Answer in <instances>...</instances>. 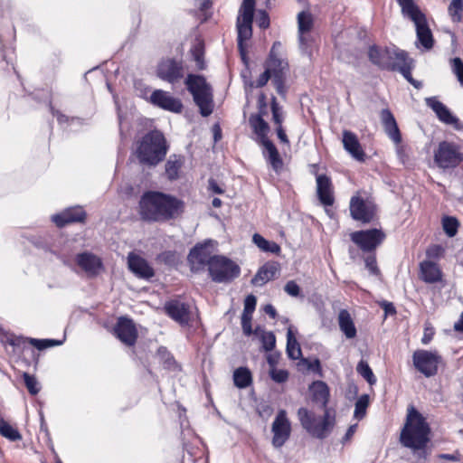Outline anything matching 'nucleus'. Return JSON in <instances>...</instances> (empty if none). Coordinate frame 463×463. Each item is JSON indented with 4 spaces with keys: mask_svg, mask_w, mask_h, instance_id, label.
<instances>
[{
    "mask_svg": "<svg viewBox=\"0 0 463 463\" xmlns=\"http://www.w3.org/2000/svg\"><path fill=\"white\" fill-rule=\"evenodd\" d=\"M184 212L182 200L162 192H145L138 203L139 216L147 222H165L178 218Z\"/></svg>",
    "mask_w": 463,
    "mask_h": 463,
    "instance_id": "nucleus-1",
    "label": "nucleus"
},
{
    "mask_svg": "<svg viewBox=\"0 0 463 463\" xmlns=\"http://www.w3.org/2000/svg\"><path fill=\"white\" fill-rule=\"evenodd\" d=\"M430 428L426 419L413 407L408 408L406 423L401 431V443L414 451L425 454V448L430 441Z\"/></svg>",
    "mask_w": 463,
    "mask_h": 463,
    "instance_id": "nucleus-2",
    "label": "nucleus"
},
{
    "mask_svg": "<svg viewBox=\"0 0 463 463\" xmlns=\"http://www.w3.org/2000/svg\"><path fill=\"white\" fill-rule=\"evenodd\" d=\"M167 152L166 141L159 131L145 135L137 148V157L141 165L156 166L164 160Z\"/></svg>",
    "mask_w": 463,
    "mask_h": 463,
    "instance_id": "nucleus-3",
    "label": "nucleus"
},
{
    "mask_svg": "<svg viewBox=\"0 0 463 463\" xmlns=\"http://www.w3.org/2000/svg\"><path fill=\"white\" fill-rule=\"evenodd\" d=\"M184 84L187 90L193 95L194 103L199 107L200 113L207 117L213 110V95L211 85L202 75L188 74Z\"/></svg>",
    "mask_w": 463,
    "mask_h": 463,
    "instance_id": "nucleus-4",
    "label": "nucleus"
},
{
    "mask_svg": "<svg viewBox=\"0 0 463 463\" xmlns=\"http://www.w3.org/2000/svg\"><path fill=\"white\" fill-rule=\"evenodd\" d=\"M402 7L403 15L409 17L415 24L417 39L420 44L427 50L433 47V37L429 28L425 15L413 0H396Z\"/></svg>",
    "mask_w": 463,
    "mask_h": 463,
    "instance_id": "nucleus-5",
    "label": "nucleus"
},
{
    "mask_svg": "<svg viewBox=\"0 0 463 463\" xmlns=\"http://www.w3.org/2000/svg\"><path fill=\"white\" fill-rule=\"evenodd\" d=\"M249 123L260 143L268 153L269 161L274 170L278 171L282 167V160L274 144L268 138L269 131V124L263 119L262 114L250 115Z\"/></svg>",
    "mask_w": 463,
    "mask_h": 463,
    "instance_id": "nucleus-6",
    "label": "nucleus"
},
{
    "mask_svg": "<svg viewBox=\"0 0 463 463\" xmlns=\"http://www.w3.org/2000/svg\"><path fill=\"white\" fill-rule=\"evenodd\" d=\"M298 417L303 429L317 439H325L334 426V419L329 416L327 411L321 418L306 408H299Z\"/></svg>",
    "mask_w": 463,
    "mask_h": 463,
    "instance_id": "nucleus-7",
    "label": "nucleus"
},
{
    "mask_svg": "<svg viewBox=\"0 0 463 463\" xmlns=\"http://www.w3.org/2000/svg\"><path fill=\"white\" fill-rule=\"evenodd\" d=\"M209 274L217 283H228L240 275V267L224 256L214 255L210 262Z\"/></svg>",
    "mask_w": 463,
    "mask_h": 463,
    "instance_id": "nucleus-8",
    "label": "nucleus"
},
{
    "mask_svg": "<svg viewBox=\"0 0 463 463\" xmlns=\"http://www.w3.org/2000/svg\"><path fill=\"white\" fill-rule=\"evenodd\" d=\"M255 9V0H243L237 18L238 49L244 57L245 48L243 42L249 40L252 35V21Z\"/></svg>",
    "mask_w": 463,
    "mask_h": 463,
    "instance_id": "nucleus-9",
    "label": "nucleus"
},
{
    "mask_svg": "<svg viewBox=\"0 0 463 463\" xmlns=\"http://www.w3.org/2000/svg\"><path fill=\"white\" fill-rule=\"evenodd\" d=\"M280 47V43L276 42L273 43L269 58L267 61L266 70L269 71V75L272 77V82L277 92L284 97L287 91L285 88V80L288 71V63L279 59L276 54V50Z\"/></svg>",
    "mask_w": 463,
    "mask_h": 463,
    "instance_id": "nucleus-10",
    "label": "nucleus"
},
{
    "mask_svg": "<svg viewBox=\"0 0 463 463\" xmlns=\"http://www.w3.org/2000/svg\"><path fill=\"white\" fill-rule=\"evenodd\" d=\"M352 241L364 252H372L380 246L385 239V233L379 229L357 231L350 234Z\"/></svg>",
    "mask_w": 463,
    "mask_h": 463,
    "instance_id": "nucleus-11",
    "label": "nucleus"
},
{
    "mask_svg": "<svg viewBox=\"0 0 463 463\" xmlns=\"http://www.w3.org/2000/svg\"><path fill=\"white\" fill-rule=\"evenodd\" d=\"M415 368L426 377H431L438 372V365L441 356L437 352L417 350L412 354Z\"/></svg>",
    "mask_w": 463,
    "mask_h": 463,
    "instance_id": "nucleus-12",
    "label": "nucleus"
},
{
    "mask_svg": "<svg viewBox=\"0 0 463 463\" xmlns=\"http://www.w3.org/2000/svg\"><path fill=\"white\" fill-rule=\"evenodd\" d=\"M350 214L355 221L363 223L371 222L376 213V205L370 199H364L358 194L352 196L349 205Z\"/></svg>",
    "mask_w": 463,
    "mask_h": 463,
    "instance_id": "nucleus-13",
    "label": "nucleus"
},
{
    "mask_svg": "<svg viewBox=\"0 0 463 463\" xmlns=\"http://www.w3.org/2000/svg\"><path fill=\"white\" fill-rule=\"evenodd\" d=\"M434 161L439 167L445 169L457 166L462 161V156L456 145L443 141L439 143L434 154Z\"/></svg>",
    "mask_w": 463,
    "mask_h": 463,
    "instance_id": "nucleus-14",
    "label": "nucleus"
},
{
    "mask_svg": "<svg viewBox=\"0 0 463 463\" xmlns=\"http://www.w3.org/2000/svg\"><path fill=\"white\" fill-rule=\"evenodd\" d=\"M271 431L273 433L272 445L275 448L282 447L289 439L291 433V424L287 417L285 410H280L275 417Z\"/></svg>",
    "mask_w": 463,
    "mask_h": 463,
    "instance_id": "nucleus-15",
    "label": "nucleus"
},
{
    "mask_svg": "<svg viewBox=\"0 0 463 463\" xmlns=\"http://www.w3.org/2000/svg\"><path fill=\"white\" fill-rule=\"evenodd\" d=\"M425 102L435 112L441 122L453 126L457 130L463 129V123L456 116L452 115L449 109L435 97L426 98Z\"/></svg>",
    "mask_w": 463,
    "mask_h": 463,
    "instance_id": "nucleus-16",
    "label": "nucleus"
},
{
    "mask_svg": "<svg viewBox=\"0 0 463 463\" xmlns=\"http://www.w3.org/2000/svg\"><path fill=\"white\" fill-rule=\"evenodd\" d=\"M157 76L169 83H175L184 76L182 62L167 59L162 61L156 71Z\"/></svg>",
    "mask_w": 463,
    "mask_h": 463,
    "instance_id": "nucleus-17",
    "label": "nucleus"
},
{
    "mask_svg": "<svg viewBox=\"0 0 463 463\" xmlns=\"http://www.w3.org/2000/svg\"><path fill=\"white\" fill-rule=\"evenodd\" d=\"M117 337L125 345H134L137 339V330L133 321L127 317H119L115 328Z\"/></svg>",
    "mask_w": 463,
    "mask_h": 463,
    "instance_id": "nucleus-18",
    "label": "nucleus"
},
{
    "mask_svg": "<svg viewBox=\"0 0 463 463\" xmlns=\"http://www.w3.org/2000/svg\"><path fill=\"white\" fill-rule=\"evenodd\" d=\"M150 101L152 104L175 113L181 112L183 104L180 99L174 98L168 92L162 90H156L153 91L150 96Z\"/></svg>",
    "mask_w": 463,
    "mask_h": 463,
    "instance_id": "nucleus-19",
    "label": "nucleus"
},
{
    "mask_svg": "<svg viewBox=\"0 0 463 463\" xmlns=\"http://www.w3.org/2000/svg\"><path fill=\"white\" fill-rule=\"evenodd\" d=\"M128 266L139 279H150L155 275L154 269L142 257L131 252L128 256Z\"/></svg>",
    "mask_w": 463,
    "mask_h": 463,
    "instance_id": "nucleus-20",
    "label": "nucleus"
},
{
    "mask_svg": "<svg viewBox=\"0 0 463 463\" xmlns=\"http://www.w3.org/2000/svg\"><path fill=\"white\" fill-rule=\"evenodd\" d=\"M165 313L180 325H187L190 320L189 307L179 300H171L165 305Z\"/></svg>",
    "mask_w": 463,
    "mask_h": 463,
    "instance_id": "nucleus-21",
    "label": "nucleus"
},
{
    "mask_svg": "<svg viewBox=\"0 0 463 463\" xmlns=\"http://www.w3.org/2000/svg\"><path fill=\"white\" fill-rule=\"evenodd\" d=\"M86 218V213L81 207H71L60 214L52 216L53 222L58 227H64L67 224L73 222H83Z\"/></svg>",
    "mask_w": 463,
    "mask_h": 463,
    "instance_id": "nucleus-22",
    "label": "nucleus"
},
{
    "mask_svg": "<svg viewBox=\"0 0 463 463\" xmlns=\"http://www.w3.org/2000/svg\"><path fill=\"white\" fill-rule=\"evenodd\" d=\"M213 257L208 249L204 246H195L188 255V261L191 265V269L198 271L204 266L210 267V262Z\"/></svg>",
    "mask_w": 463,
    "mask_h": 463,
    "instance_id": "nucleus-23",
    "label": "nucleus"
},
{
    "mask_svg": "<svg viewBox=\"0 0 463 463\" xmlns=\"http://www.w3.org/2000/svg\"><path fill=\"white\" fill-rule=\"evenodd\" d=\"M76 262L90 276H96L102 269L101 260L90 252L78 254Z\"/></svg>",
    "mask_w": 463,
    "mask_h": 463,
    "instance_id": "nucleus-24",
    "label": "nucleus"
},
{
    "mask_svg": "<svg viewBox=\"0 0 463 463\" xmlns=\"http://www.w3.org/2000/svg\"><path fill=\"white\" fill-rule=\"evenodd\" d=\"M343 146L344 148L357 161L364 162L365 154L356 135L349 130L343 131Z\"/></svg>",
    "mask_w": 463,
    "mask_h": 463,
    "instance_id": "nucleus-25",
    "label": "nucleus"
},
{
    "mask_svg": "<svg viewBox=\"0 0 463 463\" xmlns=\"http://www.w3.org/2000/svg\"><path fill=\"white\" fill-rule=\"evenodd\" d=\"M317 193L319 201L326 206H331L334 203L332 192V183L329 177L325 175L317 177Z\"/></svg>",
    "mask_w": 463,
    "mask_h": 463,
    "instance_id": "nucleus-26",
    "label": "nucleus"
},
{
    "mask_svg": "<svg viewBox=\"0 0 463 463\" xmlns=\"http://www.w3.org/2000/svg\"><path fill=\"white\" fill-rule=\"evenodd\" d=\"M381 120L387 136L395 143L402 141V136L396 120L390 109H384L381 111Z\"/></svg>",
    "mask_w": 463,
    "mask_h": 463,
    "instance_id": "nucleus-27",
    "label": "nucleus"
},
{
    "mask_svg": "<svg viewBox=\"0 0 463 463\" xmlns=\"http://www.w3.org/2000/svg\"><path fill=\"white\" fill-rule=\"evenodd\" d=\"M279 272V265L277 262L265 263L252 278L251 283L255 286H262L273 279Z\"/></svg>",
    "mask_w": 463,
    "mask_h": 463,
    "instance_id": "nucleus-28",
    "label": "nucleus"
},
{
    "mask_svg": "<svg viewBox=\"0 0 463 463\" xmlns=\"http://www.w3.org/2000/svg\"><path fill=\"white\" fill-rule=\"evenodd\" d=\"M392 49H382L376 45H373L368 50V57L374 65L387 70L390 65L391 53Z\"/></svg>",
    "mask_w": 463,
    "mask_h": 463,
    "instance_id": "nucleus-29",
    "label": "nucleus"
},
{
    "mask_svg": "<svg viewBox=\"0 0 463 463\" xmlns=\"http://www.w3.org/2000/svg\"><path fill=\"white\" fill-rule=\"evenodd\" d=\"M338 326L342 333L348 339H353L356 336V328L350 313L346 309H341L338 313Z\"/></svg>",
    "mask_w": 463,
    "mask_h": 463,
    "instance_id": "nucleus-30",
    "label": "nucleus"
},
{
    "mask_svg": "<svg viewBox=\"0 0 463 463\" xmlns=\"http://www.w3.org/2000/svg\"><path fill=\"white\" fill-rule=\"evenodd\" d=\"M421 279L428 283H435L441 279V271L438 265L432 261L420 263Z\"/></svg>",
    "mask_w": 463,
    "mask_h": 463,
    "instance_id": "nucleus-31",
    "label": "nucleus"
},
{
    "mask_svg": "<svg viewBox=\"0 0 463 463\" xmlns=\"http://www.w3.org/2000/svg\"><path fill=\"white\" fill-rule=\"evenodd\" d=\"M310 392L314 402L321 404L322 407L326 406L329 397V389L324 382H314L310 386Z\"/></svg>",
    "mask_w": 463,
    "mask_h": 463,
    "instance_id": "nucleus-32",
    "label": "nucleus"
},
{
    "mask_svg": "<svg viewBox=\"0 0 463 463\" xmlns=\"http://www.w3.org/2000/svg\"><path fill=\"white\" fill-rule=\"evenodd\" d=\"M391 54L390 65L387 67L389 71H399L402 67L413 63L404 51L392 49Z\"/></svg>",
    "mask_w": 463,
    "mask_h": 463,
    "instance_id": "nucleus-33",
    "label": "nucleus"
},
{
    "mask_svg": "<svg viewBox=\"0 0 463 463\" xmlns=\"http://www.w3.org/2000/svg\"><path fill=\"white\" fill-rule=\"evenodd\" d=\"M233 382L236 387L240 389L247 388L252 382L250 371L246 367H240L233 373Z\"/></svg>",
    "mask_w": 463,
    "mask_h": 463,
    "instance_id": "nucleus-34",
    "label": "nucleus"
},
{
    "mask_svg": "<svg viewBox=\"0 0 463 463\" xmlns=\"http://www.w3.org/2000/svg\"><path fill=\"white\" fill-rule=\"evenodd\" d=\"M287 354L292 360H297L301 356V348L297 341L291 327L287 332Z\"/></svg>",
    "mask_w": 463,
    "mask_h": 463,
    "instance_id": "nucleus-35",
    "label": "nucleus"
},
{
    "mask_svg": "<svg viewBox=\"0 0 463 463\" xmlns=\"http://www.w3.org/2000/svg\"><path fill=\"white\" fill-rule=\"evenodd\" d=\"M252 241L262 251L271 252L274 254H279L280 252V247L278 243L269 241L258 233L253 235Z\"/></svg>",
    "mask_w": 463,
    "mask_h": 463,
    "instance_id": "nucleus-36",
    "label": "nucleus"
},
{
    "mask_svg": "<svg viewBox=\"0 0 463 463\" xmlns=\"http://www.w3.org/2000/svg\"><path fill=\"white\" fill-rule=\"evenodd\" d=\"M314 20L309 12H300L298 14V33H307L313 28Z\"/></svg>",
    "mask_w": 463,
    "mask_h": 463,
    "instance_id": "nucleus-37",
    "label": "nucleus"
},
{
    "mask_svg": "<svg viewBox=\"0 0 463 463\" xmlns=\"http://www.w3.org/2000/svg\"><path fill=\"white\" fill-rule=\"evenodd\" d=\"M190 52L193 56L194 61L196 63V68L199 71H203L205 69V62H204V48L203 45L201 43H198L194 44Z\"/></svg>",
    "mask_w": 463,
    "mask_h": 463,
    "instance_id": "nucleus-38",
    "label": "nucleus"
},
{
    "mask_svg": "<svg viewBox=\"0 0 463 463\" xmlns=\"http://www.w3.org/2000/svg\"><path fill=\"white\" fill-rule=\"evenodd\" d=\"M0 434L12 441L20 440L22 439L19 431L3 420L0 421Z\"/></svg>",
    "mask_w": 463,
    "mask_h": 463,
    "instance_id": "nucleus-39",
    "label": "nucleus"
},
{
    "mask_svg": "<svg viewBox=\"0 0 463 463\" xmlns=\"http://www.w3.org/2000/svg\"><path fill=\"white\" fill-rule=\"evenodd\" d=\"M442 226L445 233L449 237H454L458 232L459 223L455 217L447 216L442 220Z\"/></svg>",
    "mask_w": 463,
    "mask_h": 463,
    "instance_id": "nucleus-40",
    "label": "nucleus"
},
{
    "mask_svg": "<svg viewBox=\"0 0 463 463\" xmlns=\"http://www.w3.org/2000/svg\"><path fill=\"white\" fill-rule=\"evenodd\" d=\"M182 166V162L179 159H170L165 164V174L170 180H175L178 177V172Z\"/></svg>",
    "mask_w": 463,
    "mask_h": 463,
    "instance_id": "nucleus-41",
    "label": "nucleus"
},
{
    "mask_svg": "<svg viewBox=\"0 0 463 463\" xmlns=\"http://www.w3.org/2000/svg\"><path fill=\"white\" fill-rule=\"evenodd\" d=\"M356 371L361 374L370 384L376 383V378L368 364L364 361H360L357 364Z\"/></svg>",
    "mask_w": 463,
    "mask_h": 463,
    "instance_id": "nucleus-42",
    "label": "nucleus"
},
{
    "mask_svg": "<svg viewBox=\"0 0 463 463\" xmlns=\"http://www.w3.org/2000/svg\"><path fill=\"white\" fill-rule=\"evenodd\" d=\"M369 404V397L367 394H364L355 402L354 407V417L362 419L365 415L366 408Z\"/></svg>",
    "mask_w": 463,
    "mask_h": 463,
    "instance_id": "nucleus-43",
    "label": "nucleus"
},
{
    "mask_svg": "<svg viewBox=\"0 0 463 463\" xmlns=\"http://www.w3.org/2000/svg\"><path fill=\"white\" fill-rule=\"evenodd\" d=\"M463 10V1L462 0H452L449 6V14H450L452 20L454 22H458L461 20V13Z\"/></svg>",
    "mask_w": 463,
    "mask_h": 463,
    "instance_id": "nucleus-44",
    "label": "nucleus"
},
{
    "mask_svg": "<svg viewBox=\"0 0 463 463\" xmlns=\"http://www.w3.org/2000/svg\"><path fill=\"white\" fill-rule=\"evenodd\" d=\"M23 377L28 392L32 395H36L40 392L39 383L36 378L27 373H24Z\"/></svg>",
    "mask_w": 463,
    "mask_h": 463,
    "instance_id": "nucleus-45",
    "label": "nucleus"
},
{
    "mask_svg": "<svg viewBox=\"0 0 463 463\" xmlns=\"http://www.w3.org/2000/svg\"><path fill=\"white\" fill-rule=\"evenodd\" d=\"M451 69L460 85L463 87V61L460 58L456 57L451 60Z\"/></svg>",
    "mask_w": 463,
    "mask_h": 463,
    "instance_id": "nucleus-46",
    "label": "nucleus"
},
{
    "mask_svg": "<svg viewBox=\"0 0 463 463\" xmlns=\"http://www.w3.org/2000/svg\"><path fill=\"white\" fill-rule=\"evenodd\" d=\"M271 111H272V119L276 125L281 126L283 121V113L281 108L279 106L276 98L273 97L271 100Z\"/></svg>",
    "mask_w": 463,
    "mask_h": 463,
    "instance_id": "nucleus-47",
    "label": "nucleus"
},
{
    "mask_svg": "<svg viewBox=\"0 0 463 463\" xmlns=\"http://www.w3.org/2000/svg\"><path fill=\"white\" fill-rule=\"evenodd\" d=\"M269 376L270 378L279 383H285L288 378V373L287 370L277 369V368H269Z\"/></svg>",
    "mask_w": 463,
    "mask_h": 463,
    "instance_id": "nucleus-48",
    "label": "nucleus"
},
{
    "mask_svg": "<svg viewBox=\"0 0 463 463\" xmlns=\"http://www.w3.org/2000/svg\"><path fill=\"white\" fill-rule=\"evenodd\" d=\"M29 343L35 346L37 349L42 350L47 347L58 345L61 344L60 341L56 340H51V339H45V340H39L34 338H29Z\"/></svg>",
    "mask_w": 463,
    "mask_h": 463,
    "instance_id": "nucleus-49",
    "label": "nucleus"
},
{
    "mask_svg": "<svg viewBox=\"0 0 463 463\" xmlns=\"http://www.w3.org/2000/svg\"><path fill=\"white\" fill-rule=\"evenodd\" d=\"M262 346L265 351H271L276 345V337L272 332H266L261 335Z\"/></svg>",
    "mask_w": 463,
    "mask_h": 463,
    "instance_id": "nucleus-50",
    "label": "nucleus"
},
{
    "mask_svg": "<svg viewBox=\"0 0 463 463\" xmlns=\"http://www.w3.org/2000/svg\"><path fill=\"white\" fill-rule=\"evenodd\" d=\"M299 49L302 53L310 56V43L311 38L307 33H298Z\"/></svg>",
    "mask_w": 463,
    "mask_h": 463,
    "instance_id": "nucleus-51",
    "label": "nucleus"
},
{
    "mask_svg": "<svg viewBox=\"0 0 463 463\" xmlns=\"http://www.w3.org/2000/svg\"><path fill=\"white\" fill-rule=\"evenodd\" d=\"M256 304H257V299H256L255 296H253V295L247 296L244 300V307H243L242 313L252 315V313L255 310Z\"/></svg>",
    "mask_w": 463,
    "mask_h": 463,
    "instance_id": "nucleus-52",
    "label": "nucleus"
},
{
    "mask_svg": "<svg viewBox=\"0 0 463 463\" xmlns=\"http://www.w3.org/2000/svg\"><path fill=\"white\" fill-rule=\"evenodd\" d=\"M251 320H252V315L243 314L242 313V315H241V327H242L243 333L246 335H250L252 334Z\"/></svg>",
    "mask_w": 463,
    "mask_h": 463,
    "instance_id": "nucleus-53",
    "label": "nucleus"
},
{
    "mask_svg": "<svg viewBox=\"0 0 463 463\" xmlns=\"http://www.w3.org/2000/svg\"><path fill=\"white\" fill-rule=\"evenodd\" d=\"M284 290L291 297H298L300 294V288L294 280L288 281L284 287Z\"/></svg>",
    "mask_w": 463,
    "mask_h": 463,
    "instance_id": "nucleus-54",
    "label": "nucleus"
},
{
    "mask_svg": "<svg viewBox=\"0 0 463 463\" xmlns=\"http://www.w3.org/2000/svg\"><path fill=\"white\" fill-rule=\"evenodd\" d=\"M365 267L368 269L371 274L379 275L380 269L377 267L375 256L370 255L365 259Z\"/></svg>",
    "mask_w": 463,
    "mask_h": 463,
    "instance_id": "nucleus-55",
    "label": "nucleus"
},
{
    "mask_svg": "<svg viewBox=\"0 0 463 463\" xmlns=\"http://www.w3.org/2000/svg\"><path fill=\"white\" fill-rule=\"evenodd\" d=\"M257 23H258V25L262 29H266L269 26V18L268 14L265 11L259 12Z\"/></svg>",
    "mask_w": 463,
    "mask_h": 463,
    "instance_id": "nucleus-56",
    "label": "nucleus"
},
{
    "mask_svg": "<svg viewBox=\"0 0 463 463\" xmlns=\"http://www.w3.org/2000/svg\"><path fill=\"white\" fill-rule=\"evenodd\" d=\"M159 259L165 264L172 265L175 261V253L173 251H165L159 255Z\"/></svg>",
    "mask_w": 463,
    "mask_h": 463,
    "instance_id": "nucleus-57",
    "label": "nucleus"
},
{
    "mask_svg": "<svg viewBox=\"0 0 463 463\" xmlns=\"http://www.w3.org/2000/svg\"><path fill=\"white\" fill-rule=\"evenodd\" d=\"M208 190L216 194H222L224 193V190L213 178L208 181Z\"/></svg>",
    "mask_w": 463,
    "mask_h": 463,
    "instance_id": "nucleus-58",
    "label": "nucleus"
},
{
    "mask_svg": "<svg viewBox=\"0 0 463 463\" xmlns=\"http://www.w3.org/2000/svg\"><path fill=\"white\" fill-rule=\"evenodd\" d=\"M270 78H272V77L269 75V71L265 70L264 72L261 73L260 75V77L258 78V80L256 81V87L261 88V87L265 86Z\"/></svg>",
    "mask_w": 463,
    "mask_h": 463,
    "instance_id": "nucleus-59",
    "label": "nucleus"
},
{
    "mask_svg": "<svg viewBox=\"0 0 463 463\" xmlns=\"http://www.w3.org/2000/svg\"><path fill=\"white\" fill-rule=\"evenodd\" d=\"M413 68V64L412 63H410L408 64L407 66H403L401 68V70H399L398 71H400L402 73V75L409 81L411 82L413 78L411 76V70Z\"/></svg>",
    "mask_w": 463,
    "mask_h": 463,
    "instance_id": "nucleus-60",
    "label": "nucleus"
},
{
    "mask_svg": "<svg viewBox=\"0 0 463 463\" xmlns=\"http://www.w3.org/2000/svg\"><path fill=\"white\" fill-rule=\"evenodd\" d=\"M439 458L451 460V461H460L461 455L458 452L454 454H439L438 456Z\"/></svg>",
    "mask_w": 463,
    "mask_h": 463,
    "instance_id": "nucleus-61",
    "label": "nucleus"
},
{
    "mask_svg": "<svg viewBox=\"0 0 463 463\" xmlns=\"http://www.w3.org/2000/svg\"><path fill=\"white\" fill-rule=\"evenodd\" d=\"M276 130H277L278 137L280 140V142H282L284 144H288L289 141L288 139V137H287L282 126H279Z\"/></svg>",
    "mask_w": 463,
    "mask_h": 463,
    "instance_id": "nucleus-62",
    "label": "nucleus"
},
{
    "mask_svg": "<svg viewBox=\"0 0 463 463\" xmlns=\"http://www.w3.org/2000/svg\"><path fill=\"white\" fill-rule=\"evenodd\" d=\"M279 354H270L267 357L268 364L270 368H276V364L279 362Z\"/></svg>",
    "mask_w": 463,
    "mask_h": 463,
    "instance_id": "nucleus-63",
    "label": "nucleus"
},
{
    "mask_svg": "<svg viewBox=\"0 0 463 463\" xmlns=\"http://www.w3.org/2000/svg\"><path fill=\"white\" fill-rule=\"evenodd\" d=\"M454 329L463 333V313L460 315L459 319L454 324Z\"/></svg>",
    "mask_w": 463,
    "mask_h": 463,
    "instance_id": "nucleus-64",
    "label": "nucleus"
}]
</instances>
